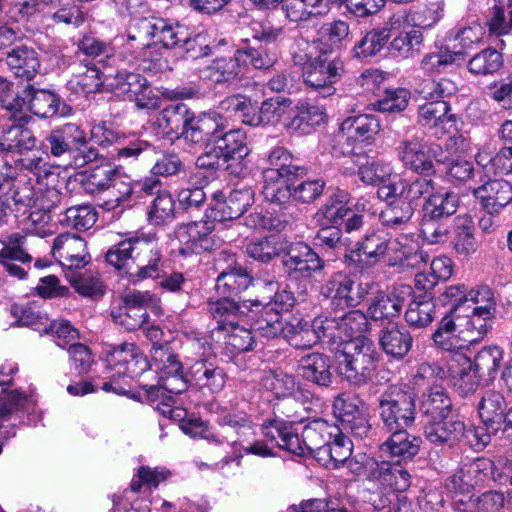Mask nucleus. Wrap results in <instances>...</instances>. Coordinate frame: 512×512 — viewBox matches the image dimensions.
<instances>
[{
	"mask_svg": "<svg viewBox=\"0 0 512 512\" xmlns=\"http://www.w3.org/2000/svg\"><path fill=\"white\" fill-rule=\"evenodd\" d=\"M291 58L294 65L301 69L304 83L322 97L335 93L334 84L344 73V63L338 58H328L320 52L316 42L297 38L291 46Z\"/></svg>",
	"mask_w": 512,
	"mask_h": 512,
	"instance_id": "f257e3e1",
	"label": "nucleus"
},
{
	"mask_svg": "<svg viewBox=\"0 0 512 512\" xmlns=\"http://www.w3.org/2000/svg\"><path fill=\"white\" fill-rule=\"evenodd\" d=\"M423 185V182L413 184L405 179L382 185L377 191L378 197L386 202L379 214L381 224L388 229H404L418 205Z\"/></svg>",
	"mask_w": 512,
	"mask_h": 512,
	"instance_id": "f03ea898",
	"label": "nucleus"
},
{
	"mask_svg": "<svg viewBox=\"0 0 512 512\" xmlns=\"http://www.w3.org/2000/svg\"><path fill=\"white\" fill-rule=\"evenodd\" d=\"M139 36L128 35V43L132 48V41L151 38L154 44H161L171 49L179 46H186L188 50L198 44L200 52L193 54L194 57H204L211 53V47L207 43V35L198 33L193 38L189 37L188 30L179 24H173L162 18H142L138 22Z\"/></svg>",
	"mask_w": 512,
	"mask_h": 512,
	"instance_id": "7ed1b4c3",
	"label": "nucleus"
},
{
	"mask_svg": "<svg viewBox=\"0 0 512 512\" xmlns=\"http://www.w3.org/2000/svg\"><path fill=\"white\" fill-rule=\"evenodd\" d=\"M340 357L337 372L342 379L362 386L372 378L378 353L370 339H357L345 345Z\"/></svg>",
	"mask_w": 512,
	"mask_h": 512,
	"instance_id": "20e7f679",
	"label": "nucleus"
},
{
	"mask_svg": "<svg viewBox=\"0 0 512 512\" xmlns=\"http://www.w3.org/2000/svg\"><path fill=\"white\" fill-rule=\"evenodd\" d=\"M151 366L159 377V385L152 386L150 394L163 396L165 392L171 395L183 393L188 388V378L183 373V364L169 343L154 342L150 350Z\"/></svg>",
	"mask_w": 512,
	"mask_h": 512,
	"instance_id": "39448f33",
	"label": "nucleus"
},
{
	"mask_svg": "<svg viewBox=\"0 0 512 512\" xmlns=\"http://www.w3.org/2000/svg\"><path fill=\"white\" fill-rule=\"evenodd\" d=\"M396 154L405 169L426 178L436 173L435 162H445L439 145L428 144L417 137L400 140Z\"/></svg>",
	"mask_w": 512,
	"mask_h": 512,
	"instance_id": "423d86ee",
	"label": "nucleus"
},
{
	"mask_svg": "<svg viewBox=\"0 0 512 512\" xmlns=\"http://www.w3.org/2000/svg\"><path fill=\"white\" fill-rule=\"evenodd\" d=\"M378 409L384 431L407 429L415 421L414 398L398 388H390L381 394Z\"/></svg>",
	"mask_w": 512,
	"mask_h": 512,
	"instance_id": "0eeeda50",
	"label": "nucleus"
},
{
	"mask_svg": "<svg viewBox=\"0 0 512 512\" xmlns=\"http://www.w3.org/2000/svg\"><path fill=\"white\" fill-rule=\"evenodd\" d=\"M106 82L111 91L134 101L139 109L157 107V98L149 82L139 73L118 69L106 75Z\"/></svg>",
	"mask_w": 512,
	"mask_h": 512,
	"instance_id": "6e6552de",
	"label": "nucleus"
},
{
	"mask_svg": "<svg viewBox=\"0 0 512 512\" xmlns=\"http://www.w3.org/2000/svg\"><path fill=\"white\" fill-rule=\"evenodd\" d=\"M372 288V282H357L353 276L339 272L327 280L320 292L334 307L345 309L358 306Z\"/></svg>",
	"mask_w": 512,
	"mask_h": 512,
	"instance_id": "1a4fd4ad",
	"label": "nucleus"
},
{
	"mask_svg": "<svg viewBox=\"0 0 512 512\" xmlns=\"http://www.w3.org/2000/svg\"><path fill=\"white\" fill-rule=\"evenodd\" d=\"M425 183L420 199L424 198L423 218L449 217L453 215L458 206L457 195L443 187L438 186L431 178L419 177L412 181L413 184Z\"/></svg>",
	"mask_w": 512,
	"mask_h": 512,
	"instance_id": "9d476101",
	"label": "nucleus"
},
{
	"mask_svg": "<svg viewBox=\"0 0 512 512\" xmlns=\"http://www.w3.org/2000/svg\"><path fill=\"white\" fill-rule=\"evenodd\" d=\"M389 252V240L383 231L367 233L357 248L345 254V263L349 267L364 270L382 261Z\"/></svg>",
	"mask_w": 512,
	"mask_h": 512,
	"instance_id": "9b49d317",
	"label": "nucleus"
},
{
	"mask_svg": "<svg viewBox=\"0 0 512 512\" xmlns=\"http://www.w3.org/2000/svg\"><path fill=\"white\" fill-rule=\"evenodd\" d=\"M214 201L208 217L218 222L233 220L242 216L253 204L254 191L248 185H240L234 188L227 197L221 192L214 193Z\"/></svg>",
	"mask_w": 512,
	"mask_h": 512,
	"instance_id": "f8f14e48",
	"label": "nucleus"
},
{
	"mask_svg": "<svg viewBox=\"0 0 512 512\" xmlns=\"http://www.w3.org/2000/svg\"><path fill=\"white\" fill-rule=\"evenodd\" d=\"M158 243L153 240L143 239L138 247L135 262L136 269L127 271V281L138 285L148 279H159L164 273V262Z\"/></svg>",
	"mask_w": 512,
	"mask_h": 512,
	"instance_id": "ddd939ff",
	"label": "nucleus"
},
{
	"mask_svg": "<svg viewBox=\"0 0 512 512\" xmlns=\"http://www.w3.org/2000/svg\"><path fill=\"white\" fill-rule=\"evenodd\" d=\"M32 402L19 389L2 388L0 392V431L8 439L16 435V428L22 416L30 409Z\"/></svg>",
	"mask_w": 512,
	"mask_h": 512,
	"instance_id": "4468645a",
	"label": "nucleus"
},
{
	"mask_svg": "<svg viewBox=\"0 0 512 512\" xmlns=\"http://www.w3.org/2000/svg\"><path fill=\"white\" fill-rule=\"evenodd\" d=\"M369 482L383 492H404L412 481L411 474L400 465L387 460L370 462Z\"/></svg>",
	"mask_w": 512,
	"mask_h": 512,
	"instance_id": "2eb2a0df",
	"label": "nucleus"
},
{
	"mask_svg": "<svg viewBox=\"0 0 512 512\" xmlns=\"http://www.w3.org/2000/svg\"><path fill=\"white\" fill-rule=\"evenodd\" d=\"M52 255L63 266L81 269L91 260L86 241L74 233L58 235L52 246Z\"/></svg>",
	"mask_w": 512,
	"mask_h": 512,
	"instance_id": "dca6fc26",
	"label": "nucleus"
},
{
	"mask_svg": "<svg viewBox=\"0 0 512 512\" xmlns=\"http://www.w3.org/2000/svg\"><path fill=\"white\" fill-rule=\"evenodd\" d=\"M213 220H201L181 224L176 229V236L180 243L184 245L181 253L200 254L209 251L213 247L212 232L215 229Z\"/></svg>",
	"mask_w": 512,
	"mask_h": 512,
	"instance_id": "f3484780",
	"label": "nucleus"
},
{
	"mask_svg": "<svg viewBox=\"0 0 512 512\" xmlns=\"http://www.w3.org/2000/svg\"><path fill=\"white\" fill-rule=\"evenodd\" d=\"M185 377L188 378V385L210 394L220 392L227 380L224 369L209 359L196 360L189 366Z\"/></svg>",
	"mask_w": 512,
	"mask_h": 512,
	"instance_id": "a211bd4d",
	"label": "nucleus"
},
{
	"mask_svg": "<svg viewBox=\"0 0 512 512\" xmlns=\"http://www.w3.org/2000/svg\"><path fill=\"white\" fill-rule=\"evenodd\" d=\"M283 264L289 276L295 278H309L314 272L324 268V261L309 245L303 242L291 245Z\"/></svg>",
	"mask_w": 512,
	"mask_h": 512,
	"instance_id": "6ab92c4d",
	"label": "nucleus"
},
{
	"mask_svg": "<svg viewBox=\"0 0 512 512\" xmlns=\"http://www.w3.org/2000/svg\"><path fill=\"white\" fill-rule=\"evenodd\" d=\"M296 371L303 380L322 388L333 383L332 360L324 353L305 354L298 360Z\"/></svg>",
	"mask_w": 512,
	"mask_h": 512,
	"instance_id": "aec40b11",
	"label": "nucleus"
},
{
	"mask_svg": "<svg viewBox=\"0 0 512 512\" xmlns=\"http://www.w3.org/2000/svg\"><path fill=\"white\" fill-rule=\"evenodd\" d=\"M481 207L490 215H498L512 202V185L503 179L486 182L473 191Z\"/></svg>",
	"mask_w": 512,
	"mask_h": 512,
	"instance_id": "412c9836",
	"label": "nucleus"
},
{
	"mask_svg": "<svg viewBox=\"0 0 512 512\" xmlns=\"http://www.w3.org/2000/svg\"><path fill=\"white\" fill-rule=\"evenodd\" d=\"M411 293V287H394L390 292H379L371 301L367 313L372 320L379 321L398 317Z\"/></svg>",
	"mask_w": 512,
	"mask_h": 512,
	"instance_id": "4be33fe9",
	"label": "nucleus"
},
{
	"mask_svg": "<svg viewBox=\"0 0 512 512\" xmlns=\"http://www.w3.org/2000/svg\"><path fill=\"white\" fill-rule=\"evenodd\" d=\"M471 302L475 305L468 314L472 320V326L476 329V337L479 341L491 329V319L495 312L493 293L487 286H481L469 291Z\"/></svg>",
	"mask_w": 512,
	"mask_h": 512,
	"instance_id": "5701e85b",
	"label": "nucleus"
},
{
	"mask_svg": "<svg viewBox=\"0 0 512 512\" xmlns=\"http://www.w3.org/2000/svg\"><path fill=\"white\" fill-rule=\"evenodd\" d=\"M242 73V66L238 63L235 54L216 57L197 68L199 78L213 84L232 83L239 80Z\"/></svg>",
	"mask_w": 512,
	"mask_h": 512,
	"instance_id": "b1692460",
	"label": "nucleus"
},
{
	"mask_svg": "<svg viewBox=\"0 0 512 512\" xmlns=\"http://www.w3.org/2000/svg\"><path fill=\"white\" fill-rule=\"evenodd\" d=\"M480 378L470 358L459 352L450 355L447 379L451 381L460 393L468 395L474 392L478 387Z\"/></svg>",
	"mask_w": 512,
	"mask_h": 512,
	"instance_id": "393cba45",
	"label": "nucleus"
},
{
	"mask_svg": "<svg viewBox=\"0 0 512 512\" xmlns=\"http://www.w3.org/2000/svg\"><path fill=\"white\" fill-rule=\"evenodd\" d=\"M389 437L380 445L383 456L396 459L398 463L414 458L420 449L421 438L411 435L407 429L386 431Z\"/></svg>",
	"mask_w": 512,
	"mask_h": 512,
	"instance_id": "a878e982",
	"label": "nucleus"
},
{
	"mask_svg": "<svg viewBox=\"0 0 512 512\" xmlns=\"http://www.w3.org/2000/svg\"><path fill=\"white\" fill-rule=\"evenodd\" d=\"M262 434L270 442L295 455H302L298 427L281 419L266 420L262 424Z\"/></svg>",
	"mask_w": 512,
	"mask_h": 512,
	"instance_id": "bb28decb",
	"label": "nucleus"
},
{
	"mask_svg": "<svg viewBox=\"0 0 512 512\" xmlns=\"http://www.w3.org/2000/svg\"><path fill=\"white\" fill-rule=\"evenodd\" d=\"M267 161L270 167L264 170V179H294L304 175L306 172L304 167L295 163V159L290 151L282 146L274 147L269 152Z\"/></svg>",
	"mask_w": 512,
	"mask_h": 512,
	"instance_id": "cd10ccee",
	"label": "nucleus"
},
{
	"mask_svg": "<svg viewBox=\"0 0 512 512\" xmlns=\"http://www.w3.org/2000/svg\"><path fill=\"white\" fill-rule=\"evenodd\" d=\"M224 119L216 113H205L198 118L191 113L185 139L192 143H204L218 139L225 128Z\"/></svg>",
	"mask_w": 512,
	"mask_h": 512,
	"instance_id": "c85d7f7f",
	"label": "nucleus"
},
{
	"mask_svg": "<svg viewBox=\"0 0 512 512\" xmlns=\"http://www.w3.org/2000/svg\"><path fill=\"white\" fill-rule=\"evenodd\" d=\"M46 140L51 154L55 157L72 152L87 142L85 132L74 123H67L52 130Z\"/></svg>",
	"mask_w": 512,
	"mask_h": 512,
	"instance_id": "c756f323",
	"label": "nucleus"
},
{
	"mask_svg": "<svg viewBox=\"0 0 512 512\" xmlns=\"http://www.w3.org/2000/svg\"><path fill=\"white\" fill-rule=\"evenodd\" d=\"M292 114V101L284 97H273L262 102L259 112L247 119V124L255 125H277L281 123L285 128V122Z\"/></svg>",
	"mask_w": 512,
	"mask_h": 512,
	"instance_id": "7c9ffc66",
	"label": "nucleus"
},
{
	"mask_svg": "<svg viewBox=\"0 0 512 512\" xmlns=\"http://www.w3.org/2000/svg\"><path fill=\"white\" fill-rule=\"evenodd\" d=\"M336 432H338L337 426L330 425L321 419H316L306 424L302 429L299 443L302 455L308 450L315 452L317 458H319L322 455V449L325 448Z\"/></svg>",
	"mask_w": 512,
	"mask_h": 512,
	"instance_id": "2f4dec72",
	"label": "nucleus"
},
{
	"mask_svg": "<svg viewBox=\"0 0 512 512\" xmlns=\"http://www.w3.org/2000/svg\"><path fill=\"white\" fill-rule=\"evenodd\" d=\"M426 14H432L431 9L424 8L419 11L406 8L399 9L390 15L382 29H387V32L391 36V33L399 34L408 31L407 29H414V27H431L438 19L433 16L428 20Z\"/></svg>",
	"mask_w": 512,
	"mask_h": 512,
	"instance_id": "473e14b6",
	"label": "nucleus"
},
{
	"mask_svg": "<svg viewBox=\"0 0 512 512\" xmlns=\"http://www.w3.org/2000/svg\"><path fill=\"white\" fill-rule=\"evenodd\" d=\"M207 311L216 322L217 329L220 331L229 330V328L236 324H243L246 319L241 306L225 296L217 300H208Z\"/></svg>",
	"mask_w": 512,
	"mask_h": 512,
	"instance_id": "72a5a7b5",
	"label": "nucleus"
},
{
	"mask_svg": "<svg viewBox=\"0 0 512 512\" xmlns=\"http://www.w3.org/2000/svg\"><path fill=\"white\" fill-rule=\"evenodd\" d=\"M30 120L27 114L26 121H12L14 124L3 130L0 138V152H16L20 154L31 150L37 145V139L33 132L25 127Z\"/></svg>",
	"mask_w": 512,
	"mask_h": 512,
	"instance_id": "f704fd0d",
	"label": "nucleus"
},
{
	"mask_svg": "<svg viewBox=\"0 0 512 512\" xmlns=\"http://www.w3.org/2000/svg\"><path fill=\"white\" fill-rule=\"evenodd\" d=\"M379 343L387 355L402 359L410 351L413 338L405 327L389 323L380 331Z\"/></svg>",
	"mask_w": 512,
	"mask_h": 512,
	"instance_id": "c9c22d12",
	"label": "nucleus"
},
{
	"mask_svg": "<svg viewBox=\"0 0 512 512\" xmlns=\"http://www.w3.org/2000/svg\"><path fill=\"white\" fill-rule=\"evenodd\" d=\"M326 121V113L322 107L301 104L297 111L292 108L290 119L285 122V129L298 134H310L315 127Z\"/></svg>",
	"mask_w": 512,
	"mask_h": 512,
	"instance_id": "e433bc0d",
	"label": "nucleus"
},
{
	"mask_svg": "<svg viewBox=\"0 0 512 512\" xmlns=\"http://www.w3.org/2000/svg\"><path fill=\"white\" fill-rule=\"evenodd\" d=\"M347 140L362 143L370 141L380 130V121L370 114L348 117L340 127Z\"/></svg>",
	"mask_w": 512,
	"mask_h": 512,
	"instance_id": "4c0bfd02",
	"label": "nucleus"
},
{
	"mask_svg": "<svg viewBox=\"0 0 512 512\" xmlns=\"http://www.w3.org/2000/svg\"><path fill=\"white\" fill-rule=\"evenodd\" d=\"M191 113L183 103L170 104L159 113L156 124L166 135L182 134L185 137Z\"/></svg>",
	"mask_w": 512,
	"mask_h": 512,
	"instance_id": "58836bf2",
	"label": "nucleus"
},
{
	"mask_svg": "<svg viewBox=\"0 0 512 512\" xmlns=\"http://www.w3.org/2000/svg\"><path fill=\"white\" fill-rule=\"evenodd\" d=\"M349 24L343 20H336L322 24L317 30V37L312 42L320 52L328 53L341 48L349 39Z\"/></svg>",
	"mask_w": 512,
	"mask_h": 512,
	"instance_id": "ea45409f",
	"label": "nucleus"
},
{
	"mask_svg": "<svg viewBox=\"0 0 512 512\" xmlns=\"http://www.w3.org/2000/svg\"><path fill=\"white\" fill-rule=\"evenodd\" d=\"M6 63L17 77L26 80L33 79L40 67L37 52L27 46H18L9 51Z\"/></svg>",
	"mask_w": 512,
	"mask_h": 512,
	"instance_id": "a19ab883",
	"label": "nucleus"
},
{
	"mask_svg": "<svg viewBox=\"0 0 512 512\" xmlns=\"http://www.w3.org/2000/svg\"><path fill=\"white\" fill-rule=\"evenodd\" d=\"M142 242L143 239L130 237L112 245L105 254L107 263L127 278V271L131 270V263L135 262L136 256L133 254L138 253V247Z\"/></svg>",
	"mask_w": 512,
	"mask_h": 512,
	"instance_id": "79ce46f5",
	"label": "nucleus"
},
{
	"mask_svg": "<svg viewBox=\"0 0 512 512\" xmlns=\"http://www.w3.org/2000/svg\"><path fill=\"white\" fill-rule=\"evenodd\" d=\"M454 238L452 246L454 251L465 258L477 251V241L474 236V222L467 215H459L453 220Z\"/></svg>",
	"mask_w": 512,
	"mask_h": 512,
	"instance_id": "37998d69",
	"label": "nucleus"
},
{
	"mask_svg": "<svg viewBox=\"0 0 512 512\" xmlns=\"http://www.w3.org/2000/svg\"><path fill=\"white\" fill-rule=\"evenodd\" d=\"M23 97L28 100L30 111L40 118H50L58 113L60 98L47 90L34 89L27 85L23 90Z\"/></svg>",
	"mask_w": 512,
	"mask_h": 512,
	"instance_id": "c03bdc74",
	"label": "nucleus"
},
{
	"mask_svg": "<svg viewBox=\"0 0 512 512\" xmlns=\"http://www.w3.org/2000/svg\"><path fill=\"white\" fill-rule=\"evenodd\" d=\"M464 430V422L453 419L432 420L425 427L426 439L436 445H453L459 442L460 432Z\"/></svg>",
	"mask_w": 512,
	"mask_h": 512,
	"instance_id": "a18cd8bd",
	"label": "nucleus"
},
{
	"mask_svg": "<svg viewBox=\"0 0 512 512\" xmlns=\"http://www.w3.org/2000/svg\"><path fill=\"white\" fill-rule=\"evenodd\" d=\"M389 252L393 253L395 262L404 263L412 267H419L426 263L428 255L419 249L418 243L412 236L400 235L393 241H389Z\"/></svg>",
	"mask_w": 512,
	"mask_h": 512,
	"instance_id": "49530a36",
	"label": "nucleus"
},
{
	"mask_svg": "<svg viewBox=\"0 0 512 512\" xmlns=\"http://www.w3.org/2000/svg\"><path fill=\"white\" fill-rule=\"evenodd\" d=\"M117 176V168L111 164H101L82 174L81 186L91 195H98L108 191Z\"/></svg>",
	"mask_w": 512,
	"mask_h": 512,
	"instance_id": "de8ad7c7",
	"label": "nucleus"
},
{
	"mask_svg": "<svg viewBox=\"0 0 512 512\" xmlns=\"http://www.w3.org/2000/svg\"><path fill=\"white\" fill-rule=\"evenodd\" d=\"M352 454V442L345 436L340 429L334 434L332 439L322 449V455L319 460L324 461L328 468H338L345 463Z\"/></svg>",
	"mask_w": 512,
	"mask_h": 512,
	"instance_id": "09e8293b",
	"label": "nucleus"
},
{
	"mask_svg": "<svg viewBox=\"0 0 512 512\" xmlns=\"http://www.w3.org/2000/svg\"><path fill=\"white\" fill-rule=\"evenodd\" d=\"M251 275L242 269L233 268L223 270L216 279L215 289L221 296L229 297L237 295L252 284Z\"/></svg>",
	"mask_w": 512,
	"mask_h": 512,
	"instance_id": "8fccbe9b",
	"label": "nucleus"
},
{
	"mask_svg": "<svg viewBox=\"0 0 512 512\" xmlns=\"http://www.w3.org/2000/svg\"><path fill=\"white\" fill-rule=\"evenodd\" d=\"M47 158V154L36 145L35 148L18 154V157L13 160L12 167L16 174L17 170L27 171L40 181L49 175Z\"/></svg>",
	"mask_w": 512,
	"mask_h": 512,
	"instance_id": "3c124183",
	"label": "nucleus"
},
{
	"mask_svg": "<svg viewBox=\"0 0 512 512\" xmlns=\"http://www.w3.org/2000/svg\"><path fill=\"white\" fill-rule=\"evenodd\" d=\"M0 103L6 110L9 120L26 121L25 99L15 91L14 84L6 78L0 76Z\"/></svg>",
	"mask_w": 512,
	"mask_h": 512,
	"instance_id": "603ef678",
	"label": "nucleus"
},
{
	"mask_svg": "<svg viewBox=\"0 0 512 512\" xmlns=\"http://www.w3.org/2000/svg\"><path fill=\"white\" fill-rule=\"evenodd\" d=\"M246 133L242 129H232L220 134L216 140L228 161L244 160L250 153Z\"/></svg>",
	"mask_w": 512,
	"mask_h": 512,
	"instance_id": "864d4df0",
	"label": "nucleus"
},
{
	"mask_svg": "<svg viewBox=\"0 0 512 512\" xmlns=\"http://www.w3.org/2000/svg\"><path fill=\"white\" fill-rule=\"evenodd\" d=\"M505 406L506 403L501 393L493 390L487 391L478 404L482 422L489 424L493 431H498Z\"/></svg>",
	"mask_w": 512,
	"mask_h": 512,
	"instance_id": "5fc2aeb1",
	"label": "nucleus"
},
{
	"mask_svg": "<svg viewBox=\"0 0 512 512\" xmlns=\"http://www.w3.org/2000/svg\"><path fill=\"white\" fill-rule=\"evenodd\" d=\"M337 319L342 344L348 345L357 339H367L363 336L369 327L366 314L360 310H352Z\"/></svg>",
	"mask_w": 512,
	"mask_h": 512,
	"instance_id": "6e6d98bb",
	"label": "nucleus"
},
{
	"mask_svg": "<svg viewBox=\"0 0 512 512\" xmlns=\"http://www.w3.org/2000/svg\"><path fill=\"white\" fill-rule=\"evenodd\" d=\"M284 339L296 349H308L318 343L312 322L303 319L286 323Z\"/></svg>",
	"mask_w": 512,
	"mask_h": 512,
	"instance_id": "4d7b16f0",
	"label": "nucleus"
},
{
	"mask_svg": "<svg viewBox=\"0 0 512 512\" xmlns=\"http://www.w3.org/2000/svg\"><path fill=\"white\" fill-rule=\"evenodd\" d=\"M450 106L445 100L428 101L419 106L418 122L423 127L434 128L451 121Z\"/></svg>",
	"mask_w": 512,
	"mask_h": 512,
	"instance_id": "13d9d810",
	"label": "nucleus"
},
{
	"mask_svg": "<svg viewBox=\"0 0 512 512\" xmlns=\"http://www.w3.org/2000/svg\"><path fill=\"white\" fill-rule=\"evenodd\" d=\"M452 402L440 385L430 388L429 394L421 403V411L432 420L446 419L451 411Z\"/></svg>",
	"mask_w": 512,
	"mask_h": 512,
	"instance_id": "bf43d9fd",
	"label": "nucleus"
},
{
	"mask_svg": "<svg viewBox=\"0 0 512 512\" xmlns=\"http://www.w3.org/2000/svg\"><path fill=\"white\" fill-rule=\"evenodd\" d=\"M503 360V351L497 346H489L481 349L472 362L478 376L492 380L497 375L501 362Z\"/></svg>",
	"mask_w": 512,
	"mask_h": 512,
	"instance_id": "052dcab7",
	"label": "nucleus"
},
{
	"mask_svg": "<svg viewBox=\"0 0 512 512\" xmlns=\"http://www.w3.org/2000/svg\"><path fill=\"white\" fill-rule=\"evenodd\" d=\"M423 38L422 32L417 29L401 32L391 40L389 51L393 56L397 57H414L420 51Z\"/></svg>",
	"mask_w": 512,
	"mask_h": 512,
	"instance_id": "680f3d73",
	"label": "nucleus"
},
{
	"mask_svg": "<svg viewBox=\"0 0 512 512\" xmlns=\"http://www.w3.org/2000/svg\"><path fill=\"white\" fill-rule=\"evenodd\" d=\"M61 225L86 231L97 221V212L90 205H77L67 208L58 219Z\"/></svg>",
	"mask_w": 512,
	"mask_h": 512,
	"instance_id": "e2e57ef3",
	"label": "nucleus"
},
{
	"mask_svg": "<svg viewBox=\"0 0 512 512\" xmlns=\"http://www.w3.org/2000/svg\"><path fill=\"white\" fill-rule=\"evenodd\" d=\"M282 250L280 238L274 235L251 240L245 246L246 254L260 262L271 261L279 256Z\"/></svg>",
	"mask_w": 512,
	"mask_h": 512,
	"instance_id": "0e129e2a",
	"label": "nucleus"
},
{
	"mask_svg": "<svg viewBox=\"0 0 512 512\" xmlns=\"http://www.w3.org/2000/svg\"><path fill=\"white\" fill-rule=\"evenodd\" d=\"M217 423L233 430L239 439L254 435L252 420L243 411L223 409L218 413Z\"/></svg>",
	"mask_w": 512,
	"mask_h": 512,
	"instance_id": "69168bd1",
	"label": "nucleus"
},
{
	"mask_svg": "<svg viewBox=\"0 0 512 512\" xmlns=\"http://www.w3.org/2000/svg\"><path fill=\"white\" fill-rule=\"evenodd\" d=\"M463 54V51H451L447 47H441L426 54L420 62V68L427 74L439 73L456 61L462 60Z\"/></svg>",
	"mask_w": 512,
	"mask_h": 512,
	"instance_id": "338daca9",
	"label": "nucleus"
},
{
	"mask_svg": "<svg viewBox=\"0 0 512 512\" xmlns=\"http://www.w3.org/2000/svg\"><path fill=\"white\" fill-rule=\"evenodd\" d=\"M393 174L391 162L382 159H372L361 165L358 169L360 180L367 185H380L386 183Z\"/></svg>",
	"mask_w": 512,
	"mask_h": 512,
	"instance_id": "774afa93",
	"label": "nucleus"
}]
</instances>
